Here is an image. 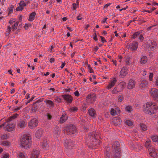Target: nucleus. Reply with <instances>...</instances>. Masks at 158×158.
Instances as JSON below:
<instances>
[{
	"label": "nucleus",
	"mask_w": 158,
	"mask_h": 158,
	"mask_svg": "<svg viewBox=\"0 0 158 158\" xmlns=\"http://www.w3.org/2000/svg\"><path fill=\"white\" fill-rule=\"evenodd\" d=\"M20 146L25 149L29 148L31 144V138L28 135H24L19 140Z\"/></svg>",
	"instance_id": "1"
},
{
	"label": "nucleus",
	"mask_w": 158,
	"mask_h": 158,
	"mask_svg": "<svg viewBox=\"0 0 158 158\" xmlns=\"http://www.w3.org/2000/svg\"><path fill=\"white\" fill-rule=\"evenodd\" d=\"M143 111L145 113L151 115L155 113L158 109V106L155 104L149 102L143 105Z\"/></svg>",
	"instance_id": "2"
},
{
	"label": "nucleus",
	"mask_w": 158,
	"mask_h": 158,
	"mask_svg": "<svg viewBox=\"0 0 158 158\" xmlns=\"http://www.w3.org/2000/svg\"><path fill=\"white\" fill-rule=\"evenodd\" d=\"M116 144L117 145L116 147L114 148V150L112 152V155L114 158H119L121 156V152L118 148L119 143L118 142H115V144Z\"/></svg>",
	"instance_id": "3"
},
{
	"label": "nucleus",
	"mask_w": 158,
	"mask_h": 158,
	"mask_svg": "<svg viewBox=\"0 0 158 158\" xmlns=\"http://www.w3.org/2000/svg\"><path fill=\"white\" fill-rule=\"evenodd\" d=\"M151 96L154 100L158 101V90L155 88H152L149 90Z\"/></svg>",
	"instance_id": "4"
},
{
	"label": "nucleus",
	"mask_w": 158,
	"mask_h": 158,
	"mask_svg": "<svg viewBox=\"0 0 158 158\" xmlns=\"http://www.w3.org/2000/svg\"><path fill=\"white\" fill-rule=\"evenodd\" d=\"M65 131L68 135L74 134L76 131L75 126L73 125H71L69 127H66L65 129Z\"/></svg>",
	"instance_id": "5"
},
{
	"label": "nucleus",
	"mask_w": 158,
	"mask_h": 158,
	"mask_svg": "<svg viewBox=\"0 0 158 158\" xmlns=\"http://www.w3.org/2000/svg\"><path fill=\"white\" fill-rule=\"evenodd\" d=\"M38 121L37 119L34 118L31 120L28 123V126L29 128L33 129L35 128L37 126Z\"/></svg>",
	"instance_id": "6"
},
{
	"label": "nucleus",
	"mask_w": 158,
	"mask_h": 158,
	"mask_svg": "<svg viewBox=\"0 0 158 158\" xmlns=\"http://www.w3.org/2000/svg\"><path fill=\"white\" fill-rule=\"evenodd\" d=\"M96 96L94 94H89L86 98V100L87 103H93L96 101Z\"/></svg>",
	"instance_id": "7"
},
{
	"label": "nucleus",
	"mask_w": 158,
	"mask_h": 158,
	"mask_svg": "<svg viewBox=\"0 0 158 158\" xmlns=\"http://www.w3.org/2000/svg\"><path fill=\"white\" fill-rule=\"evenodd\" d=\"M64 145L66 148L69 149L72 148L74 146L73 141L70 139L64 140Z\"/></svg>",
	"instance_id": "8"
},
{
	"label": "nucleus",
	"mask_w": 158,
	"mask_h": 158,
	"mask_svg": "<svg viewBox=\"0 0 158 158\" xmlns=\"http://www.w3.org/2000/svg\"><path fill=\"white\" fill-rule=\"evenodd\" d=\"M8 122L5 123L4 130L8 131H11L15 130V125L14 123Z\"/></svg>",
	"instance_id": "9"
},
{
	"label": "nucleus",
	"mask_w": 158,
	"mask_h": 158,
	"mask_svg": "<svg viewBox=\"0 0 158 158\" xmlns=\"http://www.w3.org/2000/svg\"><path fill=\"white\" fill-rule=\"evenodd\" d=\"M147 44L149 49L151 51H154L157 48V44L156 42L148 40L147 41Z\"/></svg>",
	"instance_id": "10"
},
{
	"label": "nucleus",
	"mask_w": 158,
	"mask_h": 158,
	"mask_svg": "<svg viewBox=\"0 0 158 158\" xmlns=\"http://www.w3.org/2000/svg\"><path fill=\"white\" fill-rule=\"evenodd\" d=\"M64 101L68 103L71 104L72 103L73 99V97L69 94H64L61 95Z\"/></svg>",
	"instance_id": "11"
},
{
	"label": "nucleus",
	"mask_w": 158,
	"mask_h": 158,
	"mask_svg": "<svg viewBox=\"0 0 158 158\" xmlns=\"http://www.w3.org/2000/svg\"><path fill=\"white\" fill-rule=\"evenodd\" d=\"M148 151L150 156L153 158H158V153L154 148H150L148 149Z\"/></svg>",
	"instance_id": "12"
},
{
	"label": "nucleus",
	"mask_w": 158,
	"mask_h": 158,
	"mask_svg": "<svg viewBox=\"0 0 158 158\" xmlns=\"http://www.w3.org/2000/svg\"><path fill=\"white\" fill-rule=\"evenodd\" d=\"M128 68L125 66L122 68L120 73L119 76L120 77L123 78L126 76L128 72Z\"/></svg>",
	"instance_id": "13"
},
{
	"label": "nucleus",
	"mask_w": 158,
	"mask_h": 158,
	"mask_svg": "<svg viewBox=\"0 0 158 158\" xmlns=\"http://www.w3.org/2000/svg\"><path fill=\"white\" fill-rule=\"evenodd\" d=\"M40 151L37 149H34L31 154V158H39Z\"/></svg>",
	"instance_id": "14"
},
{
	"label": "nucleus",
	"mask_w": 158,
	"mask_h": 158,
	"mask_svg": "<svg viewBox=\"0 0 158 158\" xmlns=\"http://www.w3.org/2000/svg\"><path fill=\"white\" fill-rule=\"evenodd\" d=\"M26 120L24 119H21L18 122L17 126L19 128L23 129L26 127Z\"/></svg>",
	"instance_id": "15"
},
{
	"label": "nucleus",
	"mask_w": 158,
	"mask_h": 158,
	"mask_svg": "<svg viewBox=\"0 0 158 158\" xmlns=\"http://www.w3.org/2000/svg\"><path fill=\"white\" fill-rule=\"evenodd\" d=\"M117 82L116 79L115 78L111 79L110 81L109 85L107 86L108 89H110L113 87Z\"/></svg>",
	"instance_id": "16"
},
{
	"label": "nucleus",
	"mask_w": 158,
	"mask_h": 158,
	"mask_svg": "<svg viewBox=\"0 0 158 158\" xmlns=\"http://www.w3.org/2000/svg\"><path fill=\"white\" fill-rule=\"evenodd\" d=\"M43 133V130L42 129L40 128L36 132L35 134V136L38 139H40L42 137Z\"/></svg>",
	"instance_id": "17"
},
{
	"label": "nucleus",
	"mask_w": 158,
	"mask_h": 158,
	"mask_svg": "<svg viewBox=\"0 0 158 158\" xmlns=\"http://www.w3.org/2000/svg\"><path fill=\"white\" fill-rule=\"evenodd\" d=\"M135 81L133 80L130 79L129 81L127 87L128 89H131L135 87Z\"/></svg>",
	"instance_id": "18"
},
{
	"label": "nucleus",
	"mask_w": 158,
	"mask_h": 158,
	"mask_svg": "<svg viewBox=\"0 0 158 158\" xmlns=\"http://www.w3.org/2000/svg\"><path fill=\"white\" fill-rule=\"evenodd\" d=\"M97 134H96V132H92L90 133L89 136L88 138L89 139H90L91 140H92V141L94 142V140H95V142H96V141H98L96 139V137L97 135Z\"/></svg>",
	"instance_id": "19"
},
{
	"label": "nucleus",
	"mask_w": 158,
	"mask_h": 158,
	"mask_svg": "<svg viewBox=\"0 0 158 158\" xmlns=\"http://www.w3.org/2000/svg\"><path fill=\"white\" fill-rule=\"evenodd\" d=\"M138 47V43L137 42H133L129 45V47L132 51L136 50Z\"/></svg>",
	"instance_id": "20"
},
{
	"label": "nucleus",
	"mask_w": 158,
	"mask_h": 158,
	"mask_svg": "<svg viewBox=\"0 0 158 158\" xmlns=\"http://www.w3.org/2000/svg\"><path fill=\"white\" fill-rule=\"evenodd\" d=\"M88 113L92 118H95L96 116V111L94 109L91 108L88 110Z\"/></svg>",
	"instance_id": "21"
},
{
	"label": "nucleus",
	"mask_w": 158,
	"mask_h": 158,
	"mask_svg": "<svg viewBox=\"0 0 158 158\" xmlns=\"http://www.w3.org/2000/svg\"><path fill=\"white\" fill-rule=\"evenodd\" d=\"M17 158H28L27 155L21 152H19L17 153Z\"/></svg>",
	"instance_id": "22"
},
{
	"label": "nucleus",
	"mask_w": 158,
	"mask_h": 158,
	"mask_svg": "<svg viewBox=\"0 0 158 158\" xmlns=\"http://www.w3.org/2000/svg\"><path fill=\"white\" fill-rule=\"evenodd\" d=\"M122 120L119 117H115L113 119V122L115 125H118L121 124Z\"/></svg>",
	"instance_id": "23"
},
{
	"label": "nucleus",
	"mask_w": 158,
	"mask_h": 158,
	"mask_svg": "<svg viewBox=\"0 0 158 158\" xmlns=\"http://www.w3.org/2000/svg\"><path fill=\"white\" fill-rule=\"evenodd\" d=\"M131 58L129 56H125L124 59L125 65H129L131 64Z\"/></svg>",
	"instance_id": "24"
},
{
	"label": "nucleus",
	"mask_w": 158,
	"mask_h": 158,
	"mask_svg": "<svg viewBox=\"0 0 158 158\" xmlns=\"http://www.w3.org/2000/svg\"><path fill=\"white\" fill-rule=\"evenodd\" d=\"M44 102L45 103L46 105L49 107H53L54 106V103L52 101L47 100H45Z\"/></svg>",
	"instance_id": "25"
},
{
	"label": "nucleus",
	"mask_w": 158,
	"mask_h": 158,
	"mask_svg": "<svg viewBox=\"0 0 158 158\" xmlns=\"http://www.w3.org/2000/svg\"><path fill=\"white\" fill-rule=\"evenodd\" d=\"M41 146L43 148L45 149H47L48 148V146L47 140H44L42 142Z\"/></svg>",
	"instance_id": "26"
},
{
	"label": "nucleus",
	"mask_w": 158,
	"mask_h": 158,
	"mask_svg": "<svg viewBox=\"0 0 158 158\" xmlns=\"http://www.w3.org/2000/svg\"><path fill=\"white\" fill-rule=\"evenodd\" d=\"M53 133L56 137L58 135L60 132V127H56L53 131Z\"/></svg>",
	"instance_id": "27"
},
{
	"label": "nucleus",
	"mask_w": 158,
	"mask_h": 158,
	"mask_svg": "<svg viewBox=\"0 0 158 158\" xmlns=\"http://www.w3.org/2000/svg\"><path fill=\"white\" fill-rule=\"evenodd\" d=\"M148 84V82L146 81L143 80L141 81V83L140 84V87L142 88H144L147 86Z\"/></svg>",
	"instance_id": "28"
},
{
	"label": "nucleus",
	"mask_w": 158,
	"mask_h": 158,
	"mask_svg": "<svg viewBox=\"0 0 158 158\" xmlns=\"http://www.w3.org/2000/svg\"><path fill=\"white\" fill-rule=\"evenodd\" d=\"M68 117L66 114H63L60 117V123H63L67 119Z\"/></svg>",
	"instance_id": "29"
},
{
	"label": "nucleus",
	"mask_w": 158,
	"mask_h": 158,
	"mask_svg": "<svg viewBox=\"0 0 158 158\" xmlns=\"http://www.w3.org/2000/svg\"><path fill=\"white\" fill-rule=\"evenodd\" d=\"M147 61V57L146 56H143L140 58V62L141 64H143L146 63Z\"/></svg>",
	"instance_id": "30"
},
{
	"label": "nucleus",
	"mask_w": 158,
	"mask_h": 158,
	"mask_svg": "<svg viewBox=\"0 0 158 158\" xmlns=\"http://www.w3.org/2000/svg\"><path fill=\"white\" fill-rule=\"evenodd\" d=\"M19 116V114H13V115L10 117L7 120L6 122L7 123L9 122L10 121H11L13 119H14L17 118V117Z\"/></svg>",
	"instance_id": "31"
},
{
	"label": "nucleus",
	"mask_w": 158,
	"mask_h": 158,
	"mask_svg": "<svg viewBox=\"0 0 158 158\" xmlns=\"http://www.w3.org/2000/svg\"><path fill=\"white\" fill-rule=\"evenodd\" d=\"M35 15L36 13L35 12H32L30 14L28 20L31 21L35 19Z\"/></svg>",
	"instance_id": "32"
},
{
	"label": "nucleus",
	"mask_w": 158,
	"mask_h": 158,
	"mask_svg": "<svg viewBox=\"0 0 158 158\" xmlns=\"http://www.w3.org/2000/svg\"><path fill=\"white\" fill-rule=\"evenodd\" d=\"M126 85V83L124 81L120 83L119 86L120 87V89L121 90V91L125 87Z\"/></svg>",
	"instance_id": "33"
},
{
	"label": "nucleus",
	"mask_w": 158,
	"mask_h": 158,
	"mask_svg": "<svg viewBox=\"0 0 158 158\" xmlns=\"http://www.w3.org/2000/svg\"><path fill=\"white\" fill-rule=\"evenodd\" d=\"M140 34V32L139 31H137L132 35V38L133 39L138 38Z\"/></svg>",
	"instance_id": "34"
},
{
	"label": "nucleus",
	"mask_w": 158,
	"mask_h": 158,
	"mask_svg": "<svg viewBox=\"0 0 158 158\" xmlns=\"http://www.w3.org/2000/svg\"><path fill=\"white\" fill-rule=\"evenodd\" d=\"M121 91V90L119 89L118 87H115L113 89L112 91V93L114 94H115Z\"/></svg>",
	"instance_id": "35"
},
{
	"label": "nucleus",
	"mask_w": 158,
	"mask_h": 158,
	"mask_svg": "<svg viewBox=\"0 0 158 158\" xmlns=\"http://www.w3.org/2000/svg\"><path fill=\"white\" fill-rule=\"evenodd\" d=\"M151 140L149 139H148L146 141L145 144V146L147 148H148L149 147H151Z\"/></svg>",
	"instance_id": "36"
},
{
	"label": "nucleus",
	"mask_w": 158,
	"mask_h": 158,
	"mask_svg": "<svg viewBox=\"0 0 158 158\" xmlns=\"http://www.w3.org/2000/svg\"><path fill=\"white\" fill-rule=\"evenodd\" d=\"M141 129L143 131H146L147 130V127L146 125L143 123H141L140 124Z\"/></svg>",
	"instance_id": "37"
},
{
	"label": "nucleus",
	"mask_w": 158,
	"mask_h": 158,
	"mask_svg": "<svg viewBox=\"0 0 158 158\" xmlns=\"http://www.w3.org/2000/svg\"><path fill=\"white\" fill-rule=\"evenodd\" d=\"M78 108L76 106L71 107L69 109V111L71 112H75L77 111Z\"/></svg>",
	"instance_id": "38"
},
{
	"label": "nucleus",
	"mask_w": 158,
	"mask_h": 158,
	"mask_svg": "<svg viewBox=\"0 0 158 158\" xmlns=\"http://www.w3.org/2000/svg\"><path fill=\"white\" fill-rule=\"evenodd\" d=\"M151 139L152 141L155 142H158V136L154 135L151 136Z\"/></svg>",
	"instance_id": "39"
},
{
	"label": "nucleus",
	"mask_w": 158,
	"mask_h": 158,
	"mask_svg": "<svg viewBox=\"0 0 158 158\" xmlns=\"http://www.w3.org/2000/svg\"><path fill=\"white\" fill-rule=\"evenodd\" d=\"M19 24V22L17 21L12 26V31H14L17 28Z\"/></svg>",
	"instance_id": "40"
},
{
	"label": "nucleus",
	"mask_w": 158,
	"mask_h": 158,
	"mask_svg": "<svg viewBox=\"0 0 158 158\" xmlns=\"http://www.w3.org/2000/svg\"><path fill=\"white\" fill-rule=\"evenodd\" d=\"M12 29L10 26H7V28L6 32V35H9L10 34Z\"/></svg>",
	"instance_id": "41"
},
{
	"label": "nucleus",
	"mask_w": 158,
	"mask_h": 158,
	"mask_svg": "<svg viewBox=\"0 0 158 158\" xmlns=\"http://www.w3.org/2000/svg\"><path fill=\"white\" fill-rule=\"evenodd\" d=\"M126 110L129 112H131L132 110V108L131 106H127L125 108Z\"/></svg>",
	"instance_id": "42"
},
{
	"label": "nucleus",
	"mask_w": 158,
	"mask_h": 158,
	"mask_svg": "<svg viewBox=\"0 0 158 158\" xmlns=\"http://www.w3.org/2000/svg\"><path fill=\"white\" fill-rule=\"evenodd\" d=\"M110 114L111 115L114 116L115 114L118 115V113L117 112L116 110H115L114 109H111L110 111Z\"/></svg>",
	"instance_id": "43"
},
{
	"label": "nucleus",
	"mask_w": 158,
	"mask_h": 158,
	"mask_svg": "<svg viewBox=\"0 0 158 158\" xmlns=\"http://www.w3.org/2000/svg\"><path fill=\"white\" fill-rule=\"evenodd\" d=\"M54 101L58 103L60 102L61 101V99L59 96H56L54 99Z\"/></svg>",
	"instance_id": "44"
},
{
	"label": "nucleus",
	"mask_w": 158,
	"mask_h": 158,
	"mask_svg": "<svg viewBox=\"0 0 158 158\" xmlns=\"http://www.w3.org/2000/svg\"><path fill=\"white\" fill-rule=\"evenodd\" d=\"M19 4V6H23V7L27 5L26 3L23 1H21Z\"/></svg>",
	"instance_id": "45"
},
{
	"label": "nucleus",
	"mask_w": 158,
	"mask_h": 158,
	"mask_svg": "<svg viewBox=\"0 0 158 158\" xmlns=\"http://www.w3.org/2000/svg\"><path fill=\"white\" fill-rule=\"evenodd\" d=\"M14 6L13 5H11L8 8L9 10V12H8V15L10 14L13 11V10L14 9Z\"/></svg>",
	"instance_id": "46"
},
{
	"label": "nucleus",
	"mask_w": 158,
	"mask_h": 158,
	"mask_svg": "<svg viewBox=\"0 0 158 158\" xmlns=\"http://www.w3.org/2000/svg\"><path fill=\"white\" fill-rule=\"evenodd\" d=\"M126 123L128 125V126H131L132 125V122L130 120H126L125 121Z\"/></svg>",
	"instance_id": "47"
},
{
	"label": "nucleus",
	"mask_w": 158,
	"mask_h": 158,
	"mask_svg": "<svg viewBox=\"0 0 158 158\" xmlns=\"http://www.w3.org/2000/svg\"><path fill=\"white\" fill-rule=\"evenodd\" d=\"M23 9V6H19L16 7V11H22Z\"/></svg>",
	"instance_id": "48"
},
{
	"label": "nucleus",
	"mask_w": 158,
	"mask_h": 158,
	"mask_svg": "<svg viewBox=\"0 0 158 158\" xmlns=\"http://www.w3.org/2000/svg\"><path fill=\"white\" fill-rule=\"evenodd\" d=\"M138 39L140 40L141 42H142L144 40V37L142 34H140L138 37Z\"/></svg>",
	"instance_id": "49"
},
{
	"label": "nucleus",
	"mask_w": 158,
	"mask_h": 158,
	"mask_svg": "<svg viewBox=\"0 0 158 158\" xmlns=\"http://www.w3.org/2000/svg\"><path fill=\"white\" fill-rule=\"evenodd\" d=\"M135 147L136 149H138V150H140L142 148V146L140 144L135 145Z\"/></svg>",
	"instance_id": "50"
},
{
	"label": "nucleus",
	"mask_w": 158,
	"mask_h": 158,
	"mask_svg": "<svg viewBox=\"0 0 158 158\" xmlns=\"http://www.w3.org/2000/svg\"><path fill=\"white\" fill-rule=\"evenodd\" d=\"M156 9V8L155 7H153L152 9H151L150 10H145L143 12H148V13H150L152 12L154 10Z\"/></svg>",
	"instance_id": "51"
},
{
	"label": "nucleus",
	"mask_w": 158,
	"mask_h": 158,
	"mask_svg": "<svg viewBox=\"0 0 158 158\" xmlns=\"http://www.w3.org/2000/svg\"><path fill=\"white\" fill-rule=\"evenodd\" d=\"M105 155L106 158H111L112 157L110 156V154L108 152H106Z\"/></svg>",
	"instance_id": "52"
},
{
	"label": "nucleus",
	"mask_w": 158,
	"mask_h": 158,
	"mask_svg": "<svg viewBox=\"0 0 158 158\" xmlns=\"http://www.w3.org/2000/svg\"><path fill=\"white\" fill-rule=\"evenodd\" d=\"M9 155L8 154L6 153L2 155V158H9Z\"/></svg>",
	"instance_id": "53"
},
{
	"label": "nucleus",
	"mask_w": 158,
	"mask_h": 158,
	"mask_svg": "<svg viewBox=\"0 0 158 158\" xmlns=\"http://www.w3.org/2000/svg\"><path fill=\"white\" fill-rule=\"evenodd\" d=\"M118 102H122L123 99V98L122 95H119L118 97Z\"/></svg>",
	"instance_id": "54"
},
{
	"label": "nucleus",
	"mask_w": 158,
	"mask_h": 158,
	"mask_svg": "<svg viewBox=\"0 0 158 158\" xmlns=\"http://www.w3.org/2000/svg\"><path fill=\"white\" fill-rule=\"evenodd\" d=\"M31 26V24L30 23L26 24L24 27L25 29L27 30L29 27H30Z\"/></svg>",
	"instance_id": "55"
},
{
	"label": "nucleus",
	"mask_w": 158,
	"mask_h": 158,
	"mask_svg": "<svg viewBox=\"0 0 158 158\" xmlns=\"http://www.w3.org/2000/svg\"><path fill=\"white\" fill-rule=\"evenodd\" d=\"M7 135L6 134L3 135L1 136V139H6L7 138Z\"/></svg>",
	"instance_id": "56"
},
{
	"label": "nucleus",
	"mask_w": 158,
	"mask_h": 158,
	"mask_svg": "<svg viewBox=\"0 0 158 158\" xmlns=\"http://www.w3.org/2000/svg\"><path fill=\"white\" fill-rule=\"evenodd\" d=\"M1 144L4 146L8 145V143L6 141H4L2 142Z\"/></svg>",
	"instance_id": "57"
},
{
	"label": "nucleus",
	"mask_w": 158,
	"mask_h": 158,
	"mask_svg": "<svg viewBox=\"0 0 158 158\" xmlns=\"http://www.w3.org/2000/svg\"><path fill=\"white\" fill-rule=\"evenodd\" d=\"M78 6V4H77L75 3H74L73 4V7L74 9H75L77 8Z\"/></svg>",
	"instance_id": "58"
},
{
	"label": "nucleus",
	"mask_w": 158,
	"mask_h": 158,
	"mask_svg": "<svg viewBox=\"0 0 158 158\" xmlns=\"http://www.w3.org/2000/svg\"><path fill=\"white\" fill-rule=\"evenodd\" d=\"M153 75L152 73H150V75L149 76V80L150 81H152Z\"/></svg>",
	"instance_id": "59"
},
{
	"label": "nucleus",
	"mask_w": 158,
	"mask_h": 158,
	"mask_svg": "<svg viewBox=\"0 0 158 158\" xmlns=\"http://www.w3.org/2000/svg\"><path fill=\"white\" fill-rule=\"evenodd\" d=\"M74 94L75 96L77 97H78L80 95V94L79 92V91L77 90L75 92H74Z\"/></svg>",
	"instance_id": "60"
},
{
	"label": "nucleus",
	"mask_w": 158,
	"mask_h": 158,
	"mask_svg": "<svg viewBox=\"0 0 158 158\" xmlns=\"http://www.w3.org/2000/svg\"><path fill=\"white\" fill-rule=\"evenodd\" d=\"M100 37L101 40V41L102 43H104L106 42V40L102 36H100Z\"/></svg>",
	"instance_id": "61"
},
{
	"label": "nucleus",
	"mask_w": 158,
	"mask_h": 158,
	"mask_svg": "<svg viewBox=\"0 0 158 158\" xmlns=\"http://www.w3.org/2000/svg\"><path fill=\"white\" fill-rule=\"evenodd\" d=\"M15 22V20L13 19H11L9 21V23L11 24L13 23L14 22Z\"/></svg>",
	"instance_id": "62"
},
{
	"label": "nucleus",
	"mask_w": 158,
	"mask_h": 158,
	"mask_svg": "<svg viewBox=\"0 0 158 158\" xmlns=\"http://www.w3.org/2000/svg\"><path fill=\"white\" fill-rule=\"evenodd\" d=\"M77 19L78 20H81L82 19V15H79L77 17Z\"/></svg>",
	"instance_id": "63"
},
{
	"label": "nucleus",
	"mask_w": 158,
	"mask_h": 158,
	"mask_svg": "<svg viewBox=\"0 0 158 158\" xmlns=\"http://www.w3.org/2000/svg\"><path fill=\"white\" fill-rule=\"evenodd\" d=\"M20 109V107H15L14 109V112H16L18 110H19Z\"/></svg>",
	"instance_id": "64"
}]
</instances>
